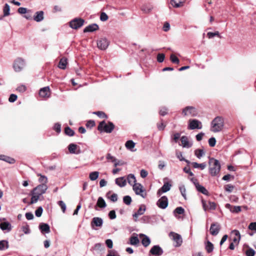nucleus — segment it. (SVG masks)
<instances>
[{
  "instance_id": "46",
  "label": "nucleus",
  "mask_w": 256,
  "mask_h": 256,
  "mask_svg": "<svg viewBox=\"0 0 256 256\" xmlns=\"http://www.w3.org/2000/svg\"><path fill=\"white\" fill-rule=\"evenodd\" d=\"M179 190L182 196L186 199V190L184 185H181L179 186Z\"/></svg>"
},
{
  "instance_id": "12",
  "label": "nucleus",
  "mask_w": 256,
  "mask_h": 256,
  "mask_svg": "<svg viewBox=\"0 0 256 256\" xmlns=\"http://www.w3.org/2000/svg\"><path fill=\"white\" fill-rule=\"evenodd\" d=\"M162 254V249L158 245L154 246L150 250V255L152 254L154 256H160Z\"/></svg>"
},
{
  "instance_id": "31",
  "label": "nucleus",
  "mask_w": 256,
  "mask_h": 256,
  "mask_svg": "<svg viewBox=\"0 0 256 256\" xmlns=\"http://www.w3.org/2000/svg\"><path fill=\"white\" fill-rule=\"evenodd\" d=\"M127 180H128V184L130 185H132V186L134 184H136V178H135L134 176L132 174H130L129 175H128Z\"/></svg>"
},
{
  "instance_id": "50",
  "label": "nucleus",
  "mask_w": 256,
  "mask_h": 256,
  "mask_svg": "<svg viewBox=\"0 0 256 256\" xmlns=\"http://www.w3.org/2000/svg\"><path fill=\"white\" fill-rule=\"evenodd\" d=\"M43 209L42 206L38 207L35 211V214L37 217H40L42 213Z\"/></svg>"
},
{
  "instance_id": "26",
  "label": "nucleus",
  "mask_w": 256,
  "mask_h": 256,
  "mask_svg": "<svg viewBox=\"0 0 256 256\" xmlns=\"http://www.w3.org/2000/svg\"><path fill=\"white\" fill-rule=\"evenodd\" d=\"M140 236H144L142 240V244L143 245V246L144 247L148 246L150 243V238L144 234H141Z\"/></svg>"
},
{
  "instance_id": "2",
  "label": "nucleus",
  "mask_w": 256,
  "mask_h": 256,
  "mask_svg": "<svg viewBox=\"0 0 256 256\" xmlns=\"http://www.w3.org/2000/svg\"><path fill=\"white\" fill-rule=\"evenodd\" d=\"M211 131L214 132H219L224 127L223 119L220 116L216 117L212 122Z\"/></svg>"
},
{
  "instance_id": "13",
  "label": "nucleus",
  "mask_w": 256,
  "mask_h": 256,
  "mask_svg": "<svg viewBox=\"0 0 256 256\" xmlns=\"http://www.w3.org/2000/svg\"><path fill=\"white\" fill-rule=\"evenodd\" d=\"M156 205L162 209H165L168 206V199L166 196L160 198L156 202Z\"/></svg>"
},
{
  "instance_id": "59",
  "label": "nucleus",
  "mask_w": 256,
  "mask_h": 256,
  "mask_svg": "<svg viewBox=\"0 0 256 256\" xmlns=\"http://www.w3.org/2000/svg\"><path fill=\"white\" fill-rule=\"evenodd\" d=\"M97 116L100 118H107L108 116L106 114L102 112L97 111Z\"/></svg>"
},
{
  "instance_id": "17",
  "label": "nucleus",
  "mask_w": 256,
  "mask_h": 256,
  "mask_svg": "<svg viewBox=\"0 0 256 256\" xmlns=\"http://www.w3.org/2000/svg\"><path fill=\"white\" fill-rule=\"evenodd\" d=\"M50 88L46 86L41 88L39 92L40 96L42 98H48L50 96Z\"/></svg>"
},
{
  "instance_id": "35",
  "label": "nucleus",
  "mask_w": 256,
  "mask_h": 256,
  "mask_svg": "<svg viewBox=\"0 0 256 256\" xmlns=\"http://www.w3.org/2000/svg\"><path fill=\"white\" fill-rule=\"evenodd\" d=\"M106 203L104 200L102 198L100 197L97 200V206H99L101 208H104L106 206Z\"/></svg>"
},
{
  "instance_id": "16",
  "label": "nucleus",
  "mask_w": 256,
  "mask_h": 256,
  "mask_svg": "<svg viewBox=\"0 0 256 256\" xmlns=\"http://www.w3.org/2000/svg\"><path fill=\"white\" fill-rule=\"evenodd\" d=\"M171 186L172 185L168 182H164L162 186L158 190L157 195L160 196L162 193L168 192L170 189Z\"/></svg>"
},
{
  "instance_id": "10",
  "label": "nucleus",
  "mask_w": 256,
  "mask_h": 256,
  "mask_svg": "<svg viewBox=\"0 0 256 256\" xmlns=\"http://www.w3.org/2000/svg\"><path fill=\"white\" fill-rule=\"evenodd\" d=\"M169 236L175 242V246L178 247L181 246L182 240L180 235L174 232H170Z\"/></svg>"
},
{
  "instance_id": "19",
  "label": "nucleus",
  "mask_w": 256,
  "mask_h": 256,
  "mask_svg": "<svg viewBox=\"0 0 256 256\" xmlns=\"http://www.w3.org/2000/svg\"><path fill=\"white\" fill-rule=\"evenodd\" d=\"M0 228L2 230H6L9 232L12 230L11 224L8 222H4L0 224Z\"/></svg>"
},
{
  "instance_id": "55",
  "label": "nucleus",
  "mask_w": 256,
  "mask_h": 256,
  "mask_svg": "<svg viewBox=\"0 0 256 256\" xmlns=\"http://www.w3.org/2000/svg\"><path fill=\"white\" fill-rule=\"evenodd\" d=\"M58 204L60 206L62 210V212H64L66 210V205L65 203L63 201L60 200L58 202Z\"/></svg>"
},
{
  "instance_id": "60",
  "label": "nucleus",
  "mask_w": 256,
  "mask_h": 256,
  "mask_svg": "<svg viewBox=\"0 0 256 256\" xmlns=\"http://www.w3.org/2000/svg\"><path fill=\"white\" fill-rule=\"evenodd\" d=\"M108 19V16L105 12H102L100 16V20L104 22L106 21Z\"/></svg>"
},
{
  "instance_id": "54",
  "label": "nucleus",
  "mask_w": 256,
  "mask_h": 256,
  "mask_svg": "<svg viewBox=\"0 0 256 256\" xmlns=\"http://www.w3.org/2000/svg\"><path fill=\"white\" fill-rule=\"evenodd\" d=\"M165 56L164 54H158L157 56V60L159 62H162L164 59Z\"/></svg>"
},
{
  "instance_id": "29",
  "label": "nucleus",
  "mask_w": 256,
  "mask_h": 256,
  "mask_svg": "<svg viewBox=\"0 0 256 256\" xmlns=\"http://www.w3.org/2000/svg\"><path fill=\"white\" fill-rule=\"evenodd\" d=\"M196 188L197 190L199 192L205 195H208V190L204 186L200 185V184H197V186H196Z\"/></svg>"
},
{
  "instance_id": "45",
  "label": "nucleus",
  "mask_w": 256,
  "mask_h": 256,
  "mask_svg": "<svg viewBox=\"0 0 256 256\" xmlns=\"http://www.w3.org/2000/svg\"><path fill=\"white\" fill-rule=\"evenodd\" d=\"M123 202L126 205H130L132 202L131 197L129 196H124L123 198Z\"/></svg>"
},
{
  "instance_id": "6",
  "label": "nucleus",
  "mask_w": 256,
  "mask_h": 256,
  "mask_svg": "<svg viewBox=\"0 0 256 256\" xmlns=\"http://www.w3.org/2000/svg\"><path fill=\"white\" fill-rule=\"evenodd\" d=\"M202 128V122L196 119H190L188 120V129H201Z\"/></svg>"
},
{
  "instance_id": "15",
  "label": "nucleus",
  "mask_w": 256,
  "mask_h": 256,
  "mask_svg": "<svg viewBox=\"0 0 256 256\" xmlns=\"http://www.w3.org/2000/svg\"><path fill=\"white\" fill-rule=\"evenodd\" d=\"M220 230V226L218 223H212L210 229V233L212 236L217 235Z\"/></svg>"
},
{
  "instance_id": "41",
  "label": "nucleus",
  "mask_w": 256,
  "mask_h": 256,
  "mask_svg": "<svg viewBox=\"0 0 256 256\" xmlns=\"http://www.w3.org/2000/svg\"><path fill=\"white\" fill-rule=\"evenodd\" d=\"M77 148V145L74 144H70L68 146V150L71 154H75Z\"/></svg>"
},
{
  "instance_id": "21",
  "label": "nucleus",
  "mask_w": 256,
  "mask_h": 256,
  "mask_svg": "<svg viewBox=\"0 0 256 256\" xmlns=\"http://www.w3.org/2000/svg\"><path fill=\"white\" fill-rule=\"evenodd\" d=\"M39 228L42 233L48 234L50 232V228L48 224L41 223L39 225Z\"/></svg>"
},
{
  "instance_id": "42",
  "label": "nucleus",
  "mask_w": 256,
  "mask_h": 256,
  "mask_svg": "<svg viewBox=\"0 0 256 256\" xmlns=\"http://www.w3.org/2000/svg\"><path fill=\"white\" fill-rule=\"evenodd\" d=\"M64 132L66 135L70 136H73L74 134V132L68 126L65 128Z\"/></svg>"
},
{
  "instance_id": "48",
  "label": "nucleus",
  "mask_w": 256,
  "mask_h": 256,
  "mask_svg": "<svg viewBox=\"0 0 256 256\" xmlns=\"http://www.w3.org/2000/svg\"><path fill=\"white\" fill-rule=\"evenodd\" d=\"M170 60L172 61V62L174 64H178L180 62L178 58L173 54L170 55Z\"/></svg>"
},
{
  "instance_id": "58",
  "label": "nucleus",
  "mask_w": 256,
  "mask_h": 256,
  "mask_svg": "<svg viewBox=\"0 0 256 256\" xmlns=\"http://www.w3.org/2000/svg\"><path fill=\"white\" fill-rule=\"evenodd\" d=\"M109 218L111 220H114L116 218V212L114 210H110L108 213Z\"/></svg>"
},
{
  "instance_id": "61",
  "label": "nucleus",
  "mask_w": 256,
  "mask_h": 256,
  "mask_svg": "<svg viewBox=\"0 0 256 256\" xmlns=\"http://www.w3.org/2000/svg\"><path fill=\"white\" fill-rule=\"evenodd\" d=\"M17 96L14 94H11L8 98V100L10 102H14L17 99Z\"/></svg>"
},
{
  "instance_id": "40",
  "label": "nucleus",
  "mask_w": 256,
  "mask_h": 256,
  "mask_svg": "<svg viewBox=\"0 0 256 256\" xmlns=\"http://www.w3.org/2000/svg\"><path fill=\"white\" fill-rule=\"evenodd\" d=\"M204 154V152L203 150L196 149L194 151L195 156L198 158H201Z\"/></svg>"
},
{
  "instance_id": "47",
  "label": "nucleus",
  "mask_w": 256,
  "mask_h": 256,
  "mask_svg": "<svg viewBox=\"0 0 256 256\" xmlns=\"http://www.w3.org/2000/svg\"><path fill=\"white\" fill-rule=\"evenodd\" d=\"M38 176H40L39 182L42 183H44V184H46L48 182L47 178L41 174H38Z\"/></svg>"
},
{
  "instance_id": "3",
  "label": "nucleus",
  "mask_w": 256,
  "mask_h": 256,
  "mask_svg": "<svg viewBox=\"0 0 256 256\" xmlns=\"http://www.w3.org/2000/svg\"><path fill=\"white\" fill-rule=\"evenodd\" d=\"M114 128V125L110 122L106 123L104 120L100 122L98 127V130L100 132L106 133H110Z\"/></svg>"
},
{
  "instance_id": "8",
  "label": "nucleus",
  "mask_w": 256,
  "mask_h": 256,
  "mask_svg": "<svg viewBox=\"0 0 256 256\" xmlns=\"http://www.w3.org/2000/svg\"><path fill=\"white\" fill-rule=\"evenodd\" d=\"M47 189V186L46 184H42L34 188L32 192L41 197L42 195L46 192Z\"/></svg>"
},
{
  "instance_id": "30",
  "label": "nucleus",
  "mask_w": 256,
  "mask_h": 256,
  "mask_svg": "<svg viewBox=\"0 0 256 256\" xmlns=\"http://www.w3.org/2000/svg\"><path fill=\"white\" fill-rule=\"evenodd\" d=\"M8 242L6 240L0 241V250H4L8 248Z\"/></svg>"
},
{
  "instance_id": "25",
  "label": "nucleus",
  "mask_w": 256,
  "mask_h": 256,
  "mask_svg": "<svg viewBox=\"0 0 256 256\" xmlns=\"http://www.w3.org/2000/svg\"><path fill=\"white\" fill-rule=\"evenodd\" d=\"M115 182L116 184L120 187H123L126 184V180L124 179V177L117 178L116 179Z\"/></svg>"
},
{
  "instance_id": "52",
  "label": "nucleus",
  "mask_w": 256,
  "mask_h": 256,
  "mask_svg": "<svg viewBox=\"0 0 256 256\" xmlns=\"http://www.w3.org/2000/svg\"><path fill=\"white\" fill-rule=\"evenodd\" d=\"M152 10V7L151 6H144L142 8V10L145 13L150 12Z\"/></svg>"
},
{
  "instance_id": "23",
  "label": "nucleus",
  "mask_w": 256,
  "mask_h": 256,
  "mask_svg": "<svg viewBox=\"0 0 256 256\" xmlns=\"http://www.w3.org/2000/svg\"><path fill=\"white\" fill-rule=\"evenodd\" d=\"M226 207L229 209L232 212L238 213L241 211V207L240 206H232L229 204L226 205Z\"/></svg>"
},
{
  "instance_id": "62",
  "label": "nucleus",
  "mask_w": 256,
  "mask_h": 256,
  "mask_svg": "<svg viewBox=\"0 0 256 256\" xmlns=\"http://www.w3.org/2000/svg\"><path fill=\"white\" fill-rule=\"evenodd\" d=\"M95 126V122L92 120H88L86 124V126L87 128H91Z\"/></svg>"
},
{
  "instance_id": "44",
  "label": "nucleus",
  "mask_w": 256,
  "mask_h": 256,
  "mask_svg": "<svg viewBox=\"0 0 256 256\" xmlns=\"http://www.w3.org/2000/svg\"><path fill=\"white\" fill-rule=\"evenodd\" d=\"M207 36L208 38H214V36H218L219 38H221V36L220 34V33L218 31H216L214 32H208L207 34Z\"/></svg>"
},
{
  "instance_id": "34",
  "label": "nucleus",
  "mask_w": 256,
  "mask_h": 256,
  "mask_svg": "<svg viewBox=\"0 0 256 256\" xmlns=\"http://www.w3.org/2000/svg\"><path fill=\"white\" fill-rule=\"evenodd\" d=\"M130 244L134 246H136L140 243L139 239L136 236H132L130 238Z\"/></svg>"
},
{
  "instance_id": "38",
  "label": "nucleus",
  "mask_w": 256,
  "mask_h": 256,
  "mask_svg": "<svg viewBox=\"0 0 256 256\" xmlns=\"http://www.w3.org/2000/svg\"><path fill=\"white\" fill-rule=\"evenodd\" d=\"M125 146L128 149L132 150V149L134 147L135 143L132 140H129L126 142Z\"/></svg>"
},
{
  "instance_id": "56",
  "label": "nucleus",
  "mask_w": 256,
  "mask_h": 256,
  "mask_svg": "<svg viewBox=\"0 0 256 256\" xmlns=\"http://www.w3.org/2000/svg\"><path fill=\"white\" fill-rule=\"evenodd\" d=\"M174 212L178 214H182L184 213V210L182 207L180 206V207L176 208L174 210Z\"/></svg>"
},
{
  "instance_id": "57",
  "label": "nucleus",
  "mask_w": 256,
  "mask_h": 256,
  "mask_svg": "<svg viewBox=\"0 0 256 256\" xmlns=\"http://www.w3.org/2000/svg\"><path fill=\"white\" fill-rule=\"evenodd\" d=\"M22 229L23 232L25 234H28L30 233V230L29 228V226L28 224L22 226Z\"/></svg>"
},
{
  "instance_id": "53",
  "label": "nucleus",
  "mask_w": 256,
  "mask_h": 256,
  "mask_svg": "<svg viewBox=\"0 0 256 256\" xmlns=\"http://www.w3.org/2000/svg\"><path fill=\"white\" fill-rule=\"evenodd\" d=\"M216 144V140L214 138L212 137L208 140V144L210 146L214 147V146H215Z\"/></svg>"
},
{
  "instance_id": "1",
  "label": "nucleus",
  "mask_w": 256,
  "mask_h": 256,
  "mask_svg": "<svg viewBox=\"0 0 256 256\" xmlns=\"http://www.w3.org/2000/svg\"><path fill=\"white\" fill-rule=\"evenodd\" d=\"M209 172L212 176H217L220 170V164L219 161L214 158H210Z\"/></svg>"
},
{
  "instance_id": "27",
  "label": "nucleus",
  "mask_w": 256,
  "mask_h": 256,
  "mask_svg": "<svg viewBox=\"0 0 256 256\" xmlns=\"http://www.w3.org/2000/svg\"><path fill=\"white\" fill-rule=\"evenodd\" d=\"M67 64V59L63 58L60 60L58 64V67L60 69L64 70L66 68Z\"/></svg>"
},
{
  "instance_id": "5",
  "label": "nucleus",
  "mask_w": 256,
  "mask_h": 256,
  "mask_svg": "<svg viewBox=\"0 0 256 256\" xmlns=\"http://www.w3.org/2000/svg\"><path fill=\"white\" fill-rule=\"evenodd\" d=\"M133 190L136 194L140 195L143 198H145L146 196V192L140 184L136 183L134 184L133 186Z\"/></svg>"
},
{
  "instance_id": "36",
  "label": "nucleus",
  "mask_w": 256,
  "mask_h": 256,
  "mask_svg": "<svg viewBox=\"0 0 256 256\" xmlns=\"http://www.w3.org/2000/svg\"><path fill=\"white\" fill-rule=\"evenodd\" d=\"M206 250L208 253H210L213 251L214 245L210 241H208L206 246Z\"/></svg>"
},
{
  "instance_id": "43",
  "label": "nucleus",
  "mask_w": 256,
  "mask_h": 256,
  "mask_svg": "<svg viewBox=\"0 0 256 256\" xmlns=\"http://www.w3.org/2000/svg\"><path fill=\"white\" fill-rule=\"evenodd\" d=\"M106 158L108 162H112L114 164L116 163V162L117 160L114 156H112L110 154H106Z\"/></svg>"
},
{
  "instance_id": "51",
  "label": "nucleus",
  "mask_w": 256,
  "mask_h": 256,
  "mask_svg": "<svg viewBox=\"0 0 256 256\" xmlns=\"http://www.w3.org/2000/svg\"><path fill=\"white\" fill-rule=\"evenodd\" d=\"M234 188V186L231 184H226L224 186V190L229 192H231Z\"/></svg>"
},
{
  "instance_id": "20",
  "label": "nucleus",
  "mask_w": 256,
  "mask_h": 256,
  "mask_svg": "<svg viewBox=\"0 0 256 256\" xmlns=\"http://www.w3.org/2000/svg\"><path fill=\"white\" fill-rule=\"evenodd\" d=\"M44 12L43 11H38L36 12L35 14V15L34 16L33 19L36 22H40L42 21L44 18Z\"/></svg>"
},
{
  "instance_id": "37",
  "label": "nucleus",
  "mask_w": 256,
  "mask_h": 256,
  "mask_svg": "<svg viewBox=\"0 0 256 256\" xmlns=\"http://www.w3.org/2000/svg\"><path fill=\"white\" fill-rule=\"evenodd\" d=\"M10 6L8 4H6L3 8L4 16H6L10 15Z\"/></svg>"
},
{
  "instance_id": "28",
  "label": "nucleus",
  "mask_w": 256,
  "mask_h": 256,
  "mask_svg": "<svg viewBox=\"0 0 256 256\" xmlns=\"http://www.w3.org/2000/svg\"><path fill=\"white\" fill-rule=\"evenodd\" d=\"M184 2V0H171V4L176 8H178L181 6L183 3Z\"/></svg>"
},
{
  "instance_id": "24",
  "label": "nucleus",
  "mask_w": 256,
  "mask_h": 256,
  "mask_svg": "<svg viewBox=\"0 0 256 256\" xmlns=\"http://www.w3.org/2000/svg\"><path fill=\"white\" fill-rule=\"evenodd\" d=\"M31 195L32 198L30 204H35L38 201V200H42L43 199L41 198L40 196L35 194V193L33 192H31Z\"/></svg>"
},
{
  "instance_id": "11",
  "label": "nucleus",
  "mask_w": 256,
  "mask_h": 256,
  "mask_svg": "<svg viewBox=\"0 0 256 256\" xmlns=\"http://www.w3.org/2000/svg\"><path fill=\"white\" fill-rule=\"evenodd\" d=\"M109 42L105 38H100L97 42V47L101 50H105Z\"/></svg>"
},
{
  "instance_id": "39",
  "label": "nucleus",
  "mask_w": 256,
  "mask_h": 256,
  "mask_svg": "<svg viewBox=\"0 0 256 256\" xmlns=\"http://www.w3.org/2000/svg\"><path fill=\"white\" fill-rule=\"evenodd\" d=\"M18 12L20 14H26V13L32 12L31 10H27L26 8L20 7L18 8Z\"/></svg>"
},
{
  "instance_id": "49",
  "label": "nucleus",
  "mask_w": 256,
  "mask_h": 256,
  "mask_svg": "<svg viewBox=\"0 0 256 256\" xmlns=\"http://www.w3.org/2000/svg\"><path fill=\"white\" fill-rule=\"evenodd\" d=\"M246 256H254L255 254V251L252 248H249L246 250Z\"/></svg>"
},
{
  "instance_id": "4",
  "label": "nucleus",
  "mask_w": 256,
  "mask_h": 256,
  "mask_svg": "<svg viewBox=\"0 0 256 256\" xmlns=\"http://www.w3.org/2000/svg\"><path fill=\"white\" fill-rule=\"evenodd\" d=\"M84 23V20L82 18H75L69 22L70 26L72 29H78L82 27Z\"/></svg>"
},
{
  "instance_id": "33",
  "label": "nucleus",
  "mask_w": 256,
  "mask_h": 256,
  "mask_svg": "<svg viewBox=\"0 0 256 256\" xmlns=\"http://www.w3.org/2000/svg\"><path fill=\"white\" fill-rule=\"evenodd\" d=\"M191 164L194 168H200L201 170H204L206 167V164L205 162H203L202 164H198L196 162H192L191 163Z\"/></svg>"
},
{
  "instance_id": "18",
  "label": "nucleus",
  "mask_w": 256,
  "mask_h": 256,
  "mask_svg": "<svg viewBox=\"0 0 256 256\" xmlns=\"http://www.w3.org/2000/svg\"><path fill=\"white\" fill-rule=\"evenodd\" d=\"M180 141L182 142V146L184 148H190L192 146V143L188 141V138L186 136H182L180 138Z\"/></svg>"
},
{
  "instance_id": "63",
  "label": "nucleus",
  "mask_w": 256,
  "mask_h": 256,
  "mask_svg": "<svg viewBox=\"0 0 256 256\" xmlns=\"http://www.w3.org/2000/svg\"><path fill=\"white\" fill-rule=\"evenodd\" d=\"M248 228L256 232V222H251L248 226Z\"/></svg>"
},
{
  "instance_id": "64",
  "label": "nucleus",
  "mask_w": 256,
  "mask_h": 256,
  "mask_svg": "<svg viewBox=\"0 0 256 256\" xmlns=\"http://www.w3.org/2000/svg\"><path fill=\"white\" fill-rule=\"evenodd\" d=\"M106 256H120V255L114 250H109Z\"/></svg>"
},
{
  "instance_id": "14",
  "label": "nucleus",
  "mask_w": 256,
  "mask_h": 256,
  "mask_svg": "<svg viewBox=\"0 0 256 256\" xmlns=\"http://www.w3.org/2000/svg\"><path fill=\"white\" fill-rule=\"evenodd\" d=\"M202 204L204 210L206 211L208 210H215L216 208V204L214 202H206L202 200Z\"/></svg>"
},
{
  "instance_id": "32",
  "label": "nucleus",
  "mask_w": 256,
  "mask_h": 256,
  "mask_svg": "<svg viewBox=\"0 0 256 256\" xmlns=\"http://www.w3.org/2000/svg\"><path fill=\"white\" fill-rule=\"evenodd\" d=\"M95 30H96V24H94L85 28L84 30V32H92Z\"/></svg>"
},
{
  "instance_id": "7",
  "label": "nucleus",
  "mask_w": 256,
  "mask_h": 256,
  "mask_svg": "<svg viewBox=\"0 0 256 256\" xmlns=\"http://www.w3.org/2000/svg\"><path fill=\"white\" fill-rule=\"evenodd\" d=\"M24 64L25 63L24 60L21 58H18L14 62L13 68L16 72H19L22 70Z\"/></svg>"
},
{
  "instance_id": "9",
  "label": "nucleus",
  "mask_w": 256,
  "mask_h": 256,
  "mask_svg": "<svg viewBox=\"0 0 256 256\" xmlns=\"http://www.w3.org/2000/svg\"><path fill=\"white\" fill-rule=\"evenodd\" d=\"M182 114L184 116H195L197 115L198 112L195 108L188 106L183 109Z\"/></svg>"
},
{
  "instance_id": "22",
  "label": "nucleus",
  "mask_w": 256,
  "mask_h": 256,
  "mask_svg": "<svg viewBox=\"0 0 256 256\" xmlns=\"http://www.w3.org/2000/svg\"><path fill=\"white\" fill-rule=\"evenodd\" d=\"M146 208L144 205H141L138 211L133 214L132 216L134 218H137L139 216L142 214L146 211Z\"/></svg>"
}]
</instances>
